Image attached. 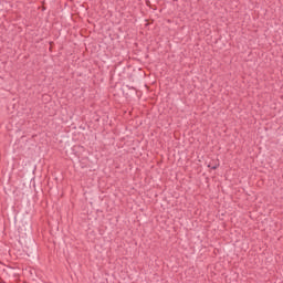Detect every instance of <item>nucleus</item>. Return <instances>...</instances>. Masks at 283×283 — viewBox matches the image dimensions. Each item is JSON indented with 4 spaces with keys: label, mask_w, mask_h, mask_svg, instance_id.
<instances>
[{
    "label": "nucleus",
    "mask_w": 283,
    "mask_h": 283,
    "mask_svg": "<svg viewBox=\"0 0 283 283\" xmlns=\"http://www.w3.org/2000/svg\"><path fill=\"white\" fill-rule=\"evenodd\" d=\"M211 169H218V166H212Z\"/></svg>",
    "instance_id": "obj_1"
}]
</instances>
